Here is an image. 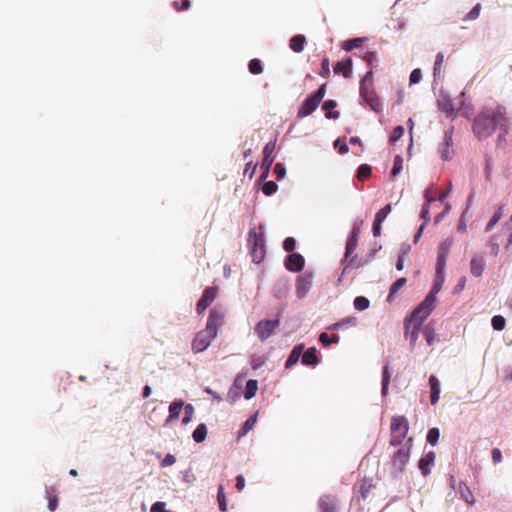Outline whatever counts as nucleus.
<instances>
[{"label": "nucleus", "mask_w": 512, "mask_h": 512, "mask_svg": "<svg viewBox=\"0 0 512 512\" xmlns=\"http://www.w3.org/2000/svg\"><path fill=\"white\" fill-rule=\"evenodd\" d=\"M511 127V118L508 116L506 108L497 104L493 107L482 108V136L491 135L497 129L500 130L498 143L505 140Z\"/></svg>", "instance_id": "f257e3e1"}, {"label": "nucleus", "mask_w": 512, "mask_h": 512, "mask_svg": "<svg viewBox=\"0 0 512 512\" xmlns=\"http://www.w3.org/2000/svg\"><path fill=\"white\" fill-rule=\"evenodd\" d=\"M372 71H368L360 83V96L367 105L376 113L382 111V102L372 87Z\"/></svg>", "instance_id": "f03ea898"}, {"label": "nucleus", "mask_w": 512, "mask_h": 512, "mask_svg": "<svg viewBox=\"0 0 512 512\" xmlns=\"http://www.w3.org/2000/svg\"><path fill=\"white\" fill-rule=\"evenodd\" d=\"M326 87L327 84H322L316 92H314L312 95H310L302 105L299 107L297 112L298 118H305L309 115H311L319 106V104L322 102L325 93H326Z\"/></svg>", "instance_id": "7ed1b4c3"}, {"label": "nucleus", "mask_w": 512, "mask_h": 512, "mask_svg": "<svg viewBox=\"0 0 512 512\" xmlns=\"http://www.w3.org/2000/svg\"><path fill=\"white\" fill-rule=\"evenodd\" d=\"M248 247L253 259V262L260 263L266 254L265 241L262 233H257L255 229H251L248 233Z\"/></svg>", "instance_id": "20e7f679"}, {"label": "nucleus", "mask_w": 512, "mask_h": 512, "mask_svg": "<svg viewBox=\"0 0 512 512\" xmlns=\"http://www.w3.org/2000/svg\"><path fill=\"white\" fill-rule=\"evenodd\" d=\"M416 313L417 308L412 312L410 319L405 323V337L410 341L412 346L416 344L422 323L431 314L424 312H421V314Z\"/></svg>", "instance_id": "39448f33"}, {"label": "nucleus", "mask_w": 512, "mask_h": 512, "mask_svg": "<svg viewBox=\"0 0 512 512\" xmlns=\"http://www.w3.org/2000/svg\"><path fill=\"white\" fill-rule=\"evenodd\" d=\"M444 283V272L440 274L436 273V277L434 280L433 287L431 291L426 295L425 299L417 306V313H431L434 309V304L436 301V294L441 290Z\"/></svg>", "instance_id": "423d86ee"}, {"label": "nucleus", "mask_w": 512, "mask_h": 512, "mask_svg": "<svg viewBox=\"0 0 512 512\" xmlns=\"http://www.w3.org/2000/svg\"><path fill=\"white\" fill-rule=\"evenodd\" d=\"M408 422L404 416H394L391 419V432L392 437L390 444L392 446H398L406 438L408 433Z\"/></svg>", "instance_id": "0eeeda50"}, {"label": "nucleus", "mask_w": 512, "mask_h": 512, "mask_svg": "<svg viewBox=\"0 0 512 512\" xmlns=\"http://www.w3.org/2000/svg\"><path fill=\"white\" fill-rule=\"evenodd\" d=\"M225 316H226V312L222 307H220V306L214 307L209 312V316H208L205 328L208 329V331H211L213 333V335H217L218 328L223 326L225 323Z\"/></svg>", "instance_id": "6e6552de"}, {"label": "nucleus", "mask_w": 512, "mask_h": 512, "mask_svg": "<svg viewBox=\"0 0 512 512\" xmlns=\"http://www.w3.org/2000/svg\"><path fill=\"white\" fill-rule=\"evenodd\" d=\"M359 235H360V227L359 226H354L353 229H352V232H351V236L347 240L346 250H345V257L342 260V265L344 267L343 268V273H345V271L353 263V259H349V258L351 257V255L354 253V251L357 248L358 240H359Z\"/></svg>", "instance_id": "1a4fd4ad"}, {"label": "nucleus", "mask_w": 512, "mask_h": 512, "mask_svg": "<svg viewBox=\"0 0 512 512\" xmlns=\"http://www.w3.org/2000/svg\"><path fill=\"white\" fill-rule=\"evenodd\" d=\"M279 326V319L262 320L256 324L254 332L261 341H265L275 333Z\"/></svg>", "instance_id": "9d476101"}, {"label": "nucleus", "mask_w": 512, "mask_h": 512, "mask_svg": "<svg viewBox=\"0 0 512 512\" xmlns=\"http://www.w3.org/2000/svg\"><path fill=\"white\" fill-rule=\"evenodd\" d=\"M217 335H213L211 331H208V329H203L199 331L193 341H192V350L194 353H200L206 350L213 339H215Z\"/></svg>", "instance_id": "9b49d317"}, {"label": "nucleus", "mask_w": 512, "mask_h": 512, "mask_svg": "<svg viewBox=\"0 0 512 512\" xmlns=\"http://www.w3.org/2000/svg\"><path fill=\"white\" fill-rule=\"evenodd\" d=\"M314 275L312 272H304L296 279V295L298 298H304L313 285Z\"/></svg>", "instance_id": "f8f14e48"}, {"label": "nucleus", "mask_w": 512, "mask_h": 512, "mask_svg": "<svg viewBox=\"0 0 512 512\" xmlns=\"http://www.w3.org/2000/svg\"><path fill=\"white\" fill-rule=\"evenodd\" d=\"M218 294L217 287H207L196 304V311L198 314L204 313V311L213 303Z\"/></svg>", "instance_id": "ddd939ff"}, {"label": "nucleus", "mask_w": 512, "mask_h": 512, "mask_svg": "<svg viewBox=\"0 0 512 512\" xmlns=\"http://www.w3.org/2000/svg\"><path fill=\"white\" fill-rule=\"evenodd\" d=\"M451 247H452V240H450V239H446L439 245L437 263H436L437 274L444 272L445 266H446V260H447V257H448Z\"/></svg>", "instance_id": "4468645a"}, {"label": "nucleus", "mask_w": 512, "mask_h": 512, "mask_svg": "<svg viewBox=\"0 0 512 512\" xmlns=\"http://www.w3.org/2000/svg\"><path fill=\"white\" fill-rule=\"evenodd\" d=\"M305 265L304 257L299 253H291L285 260V268L291 272H299Z\"/></svg>", "instance_id": "2eb2a0df"}, {"label": "nucleus", "mask_w": 512, "mask_h": 512, "mask_svg": "<svg viewBox=\"0 0 512 512\" xmlns=\"http://www.w3.org/2000/svg\"><path fill=\"white\" fill-rule=\"evenodd\" d=\"M276 147V140L269 141L264 149H263V166L265 167V172L262 174V178L267 177L268 171L274 161V158L271 157Z\"/></svg>", "instance_id": "dca6fc26"}, {"label": "nucleus", "mask_w": 512, "mask_h": 512, "mask_svg": "<svg viewBox=\"0 0 512 512\" xmlns=\"http://www.w3.org/2000/svg\"><path fill=\"white\" fill-rule=\"evenodd\" d=\"M410 457V448L403 446L398 449V451L394 454L392 458L393 466L397 467L399 470H403L404 466L408 462Z\"/></svg>", "instance_id": "f3484780"}, {"label": "nucleus", "mask_w": 512, "mask_h": 512, "mask_svg": "<svg viewBox=\"0 0 512 512\" xmlns=\"http://www.w3.org/2000/svg\"><path fill=\"white\" fill-rule=\"evenodd\" d=\"M333 69L336 74H342L345 78H350L352 75V59L347 58V59L338 61L334 65Z\"/></svg>", "instance_id": "a211bd4d"}, {"label": "nucleus", "mask_w": 512, "mask_h": 512, "mask_svg": "<svg viewBox=\"0 0 512 512\" xmlns=\"http://www.w3.org/2000/svg\"><path fill=\"white\" fill-rule=\"evenodd\" d=\"M434 460V452H429L420 458L418 467L424 476H427L430 473V466L434 463Z\"/></svg>", "instance_id": "6ab92c4d"}, {"label": "nucleus", "mask_w": 512, "mask_h": 512, "mask_svg": "<svg viewBox=\"0 0 512 512\" xmlns=\"http://www.w3.org/2000/svg\"><path fill=\"white\" fill-rule=\"evenodd\" d=\"M429 385L431 390L430 402L432 405H435L439 400V395L441 391L440 382L435 375H431L429 377Z\"/></svg>", "instance_id": "aec40b11"}, {"label": "nucleus", "mask_w": 512, "mask_h": 512, "mask_svg": "<svg viewBox=\"0 0 512 512\" xmlns=\"http://www.w3.org/2000/svg\"><path fill=\"white\" fill-rule=\"evenodd\" d=\"M302 364L306 366H315L318 364L317 350L315 347L308 348L301 356Z\"/></svg>", "instance_id": "412c9836"}, {"label": "nucleus", "mask_w": 512, "mask_h": 512, "mask_svg": "<svg viewBox=\"0 0 512 512\" xmlns=\"http://www.w3.org/2000/svg\"><path fill=\"white\" fill-rule=\"evenodd\" d=\"M319 507L320 512H337L335 499L328 495H325L320 499Z\"/></svg>", "instance_id": "4be33fe9"}, {"label": "nucleus", "mask_w": 512, "mask_h": 512, "mask_svg": "<svg viewBox=\"0 0 512 512\" xmlns=\"http://www.w3.org/2000/svg\"><path fill=\"white\" fill-rule=\"evenodd\" d=\"M305 44L306 38L302 34L294 35L289 41L290 48L296 53L302 52Z\"/></svg>", "instance_id": "5701e85b"}, {"label": "nucleus", "mask_w": 512, "mask_h": 512, "mask_svg": "<svg viewBox=\"0 0 512 512\" xmlns=\"http://www.w3.org/2000/svg\"><path fill=\"white\" fill-rule=\"evenodd\" d=\"M183 407L182 401H174L169 406V416L165 421V424L177 419Z\"/></svg>", "instance_id": "b1692460"}, {"label": "nucleus", "mask_w": 512, "mask_h": 512, "mask_svg": "<svg viewBox=\"0 0 512 512\" xmlns=\"http://www.w3.org/2000/svg\"><path fill=\"white\" fill-rule=\"evenodd\" d=\"M337 106V102L335 100H327L323 103V110L326 111V117L329 119H337L340 116L338 111H331Z\"/></svg>", "instance_id": "393cba45"}, {"label": "nucleus", "mask_w": 512, "mask_h": 512, "mask_svg": "<svg viewBox=\"0 0 512 512\" xmlns=\"http://www.w3.org/2000/svg\"><path fill=\"white\" fill-rule=\"evenodd\" d=\"M302 349H303L302 346H295L293 348L288 359L286 360V363H285L286 368H291L299 361V358L301 357V354H302Z\"/></svg>", "instance_id": "a878e982"}, {"label": "nucleus", "mask_w": 512, "mask_h": 512, "mask_svg": "<svg viewBox=\"0 0 512 512\" xmlns=\"http://www.w3.org/2000/svg\"><path fill=\"white\" fill-rule=\"evenodd\" d=\"M444 63V54L438 53L435 58L434 68H433V77L434 82L441 79L442 65Z\"/></svg>", "instance_id": "bb28decb"}, {"label": "nucleus", "mask_w": 512, "mask_h": 512, "mask_svg": "<svg viewBox=\"0 0 512 512\" xmlns=\"http://www.w3.org/2000/svg\"><path fill=\"white\" fill-rule=\"evenodd\" d=\"M438 108L442 111V112H445L447 115H452L453 112H454V106L452 104V101L450 99H448L447 97L445 96H441L439 99H438Z\"/></svg>", "instance_id": "cd10ccee"}, {"label": "nucleus", "mask_w": 512, "mask_h": 512, "mask_svg": "<svg viewBox=\"0 0 512 512\" xmlns=\"http://www.w3.org/2000/svg\"><path fill=\"white\" fill-rule=\"evenodd\" d=\"M258 390V382L257 380L250 379L246 383L245 391H244V397L245 399L249 400L253 398L256 395V392Z\"/></svg>", "instance_id": "c85d7f7f"}, {"label": "nucleus", "mask_w": 512, "mask_h": 512, "mask_svg": "<svg viewBox=\"0 0 512 512\" xmlns=\"http://www.w3.org/2000/svg\"><path fill=\"white\" fill-rule=\"evenodd\" d=\"M257 421V415H252L250 416L246 421L245 423L243 424V426L241 427V429L239 430L238 432V438H241L243 436H245L250 430L253 429L255 423Z\"/></svg>", "instance_id": "c756f323"}, {"label": "nucleus", "mask_w": 512, "mask_h": 512, "mask_svg": "<svg viewBox=\"0 0 512 512\" xmlns=\"http://www.w3.org/2000/svg\"><path fill=\"white\" fill-rule=\"evenodd\" d=\"M206 436H207V427L203 423L199 424L192 434L193 440L196 443L203 442L205 440Z\"/></svg>", "instance_id": "7c9ffc66"}, {"label": "nucleus", "mask_w": 512, "mask_h": 512, "mask_svg": "<svg viewBox=\"0 0 512 512\" xmlns=\"http://www.w3.org/2000/svg\"><path fill=\"white\" fill-rule=\"evenodd\" d=\"M451 140L452 139H451L450 136H446L445 142L442 145L443 147H442V150H441V157L444 160H449L452 157L453 149H452Z\"/></svg>", "instance_id": "2f4dec72"}, {"label": "nucleus", "mask_w": 512, "mask_h": 512, "mask_svg": "<svg viewBox=\"0 0 512 512\" xmlns=\"http://www.w3.org/2000/svg\"><path fill=\"white\" fill-rule=\"evenodd\" d=\"M372 488H374L372 479H362L359 482V492L364 499L368 496Z\"/></svg>", "instance_id": "473e14b6"}, {"label": "nucleus", "mask_w": 512, "mask_h": 512, "mask_svg": "<svg viewBox=\"0 0 512 512\" xmlns=\"http://www.w3.org/2000/svg\"><path fill=\"white\" fill-rule=\"evenodd\" d=\"M504 208L505 207L503 205H501L494 212L492 218L489 220V222L486 225V228H485L486 231H490L494 227V225L502 218V216L504 214Z\"/></svg>", "instance_id": "72a5a7b5"}, {"label": "nucleus", "mask_w": 512, "mask_h": 512, "mask_svg": "<svg viewBox=\"0 0 512 512\" xmlns=\"http://www.w3.org/2000/svg\"><path fill=\"white\" fill-rule=\"evenodd\" d=\"M504 208L505 207L503 205H501L494 212L492 218L489 220V222L486 225V228H485L486 231H490L494 227V225L502 218V216L504 214Z\"/></svg>", "instance_id": "f704fd0d"}, {"label": "nucleus", "mask_w": 512, "mask_h": 512, "mask_svg": "<svg viewBox=\"0 0 512 512\" xmlns=\"http://www.w3.org/2000/svg\"><path fill=\"white\" fill-rule=\"evenodd\" d=\"M504 208L505 207L503 205H501L494 212L492 218L489 220V222L486 225V228H485L486 231H490L494 227V225L502 218V216L504 214Z\"/></svg>", "instance_id": "c9c22d12"}, {"label": "nucleus", "mask_w": 512, "mask_h": 512, "mask_svg": "<svg viewBox=\"0 0 512 512\" xmlns=\"http://www.w3.org/2000/svg\"><path fill=\"white\" fill-rule=\"evenodd\" d=\"M356 317H347V318H344L336 323H334L332 325V329H342V328H345V327H349V326H355L356 325Z\"/></svg>", "instance_id": "e433bc0d"}, {"label": "nucleus", "mask_w": 512, "mask_h": 512, "mask_svg": "<svg viewBox=\"0 0 512 512\" xmlns=\"http://www.w3.org/2000/svg\"><path fill=\"white\" fill-rule=\"evenodd\" d=\"M217 500H218L220 511L226 512L227 511V499H226L223 485H219V487H218Z\"/></svg>", "instance_id": "4c0bfd02"}, {"label": "nucleus", "mask_w": 512, "mask_h": 512, "mask_svg": "<svg viewBox=\"0 0 512 512\" xmlns=\"http://www.w3.org/2000/svg\"><path fill=\"white\" fill-rule=\"evenodd\" d=\"M390 383V372H389V366L386 365L383 368V374H382V395L386 396L388 394V387Z\"/></svg>", "instance_id": "58836bf2"}, {"label": "nucleus", "mask_w": 512, "mask_h": 512, "mask_svg": "<svg viewBox=\"0 0 512 512\" xmlns=\"http://www.w3.org/2000/svg\"><path fill=\"white\" fill-rule=\"evenodd\" d=\"M248 69H249V72L254 74V75H258V74H261L263 72L262 63L257 58H254V59L249 61Z\"/></svg>", "instance_id": "ea45409f"}, {"label": "nucleus", "mask_w": 512, "mask_h": 512, "mask_svg": "<svg viewBox=\"0 0 512 512\" xmlns=\"http://www.w3.org/2000/svg\"><path fill=\"white\" fill-rule=\"evenodd\" d=\"M459 492H460L462 499H464L468 504L475 503V499H474L470 489L466 485L460 484Z\"/></svg>", "instance_id": "a19ab883"}, {"label": "nucleus", "mask_w": 512, "mask_h": 512, "mask_svg": "<svg viewBox=\"0 0 512 512\" xmlns=\"http://www.w3.org/2000/svg\"><path fill=\"white\" fill-rule=\"evenodd\" d=\"M407 280L404 277L397 279L390 287L388 300H390L405 284Z\"/></svg>", "instance_id": "79ce46f5"}, {"label": "nucleus", "mask_w": 512, "mask_h": 512, "mask_svg": "<svg viewBox=\"0 0 512 512\" xmlns=\"http://www.w3.org/2000/svg\"><path fill=\"white\" fill-rule=\"evenodd\" d=\"M505 324H506V320L501 315H495L491 319V325H492L493 329L496 331L503 330L505 327Z\"/></svg>", "instance_id": "37998d69"}, {"label": "nucleus", "mask_w": 512, "mask_h": 512, "mask_svg": "<svg viewBox=\"0 0 512 512\" xmlns=\"http://www.w3.org/2000/svg\"><path fill=\"white\" fill-rule=\"evenodd\" d=\"M371 173H372L371 166H369L368 164H362L359 166V168L357 170V178L359 180H365L368 177H370Z\"/></svg>", "instance_id": "c03bdc74"}, {"label": "nucleus", "mask_w": 512, "mask_h": 512, "mask_svg": "<svg viewBox=\"0 0 512 512\" xmlns=\"http://www.w3.org/2000/svg\"><path fill=\"white\" fill-rule=\"evenodd\" d=\"M340 340V337L337 334H334L332 336H329L327 333H321L319 336V341L324 345L328 346L331 343H338Z\"/></svg>", "instance_id": "a18cd8bd"}, {"label": "nucleus", "mask_w": 512, "mask_h": 512, "mask_svg": "<svg viewBox=\"0 0 512 512\" xmlns=\"http://www.w3.org/2000/svg\"><path fill=\"white\" fill-rule=\"evenodd\" d=\"M391 204L385 205L383 208H381L375 215L376 222L383 223L388 214L391 212Z\"/></svg>", "instance_id": "49530a36"}, {"label": "nucleus", "mask_w": 512, "mask_h": 512, "mask_svg": "<svg viewBox=\"0 0 512 512\" xmlns=\"http://www.w3.org/2000/svg\"><path fill=\"white\" fill-rule=\"evenodd\" d=\"M354 307L359 311L366 310L369 307V300L364 296H358L354 299Z\"/></svg>", "instance_id": "de8ad7c7"}, {"label": "nucleus", "mask_w": 512, "mask_h": 512, "mask_svg": "<svg viewBox=\"0 0 512 512\" xmlns=\"http://www.w3.org/2000/svg\"><path fill=\"white\" fill-rule=\"evenodd\" d=\"M439 437H440V431L438 428H431L429 431H428V434H427V442L430 443L431 445H436L439 441Z\"/></svg>", "instance_id": "09e8293b"}, {"label": "nucleus", "mask_w": 512, "mask_h": 512, "mask_svg": "<svg viewBox=\"0 0 512 512\" xmlns=\"http://www.w3.org/2000/svg\"><path fill=\"white\" fill-rule=\"evenodd\" d=\"M363 39L362 38H353L350 40L345 41L343 45V49L346 51H351L354 48H358L362 45Z\"/></svg>", "instance_id": "8fccbe9b"}, {"label": "nucleus", "mask_w": 512, "mask_h": 512, "mask_svg": "<svg viewBox=\"0 0 512 512\" xmlns=\"http://www.w3.org/2000/svg\"><path fill=\"white\" fill-rule=\"evenodd\" d=\"M277 189H278V185L274 181H268V182L264 183V185L262 187V192L266 196H271L277 191Z\"/></svg>", "instance_id": "3c124183"}, {"label": "nucleus", "mask_w": 512, "mask_h": 512, "mask_svg": "<svg viewBox=\"0 0 512 512\" xmlns=\"http://www.w3.org/2000/svg\"><path fill=\"white\" fill-rule=\"evenodd\" d=\"M434 186L431 185L425 190V204L430 205L432 203H435L437 201V197L435 196L434 192Z\"/></svg>", "instance_id": "603ef678"}, {"label": "nucleus", "mask_w": 512, "mask_h": 512, "mask_svg": "<svg viewBox=\"0 0 512 512\" xmlns=\"http://www.w3.org/2000/svg\"><path fill=\"white\" fill-rule=\"evenodd\" d=\"M402 168H403V159L401 156L397 155V156H395L394 162H393V168L391 171L392 176L395 177L396 175H398L401 172Z\"/></svg>", "instance_id": "864d4df0"}, {"label": "nucleus", "mask_w": 512, "mask_h": 512, "mask_svg": "<svg viewBox=\"0 0 512 512\" xmlns=\"http://www.w3.org/2000/svg\"><path fill=\"white\" fill-rule=\"evenodd\" d=\"M423 334H424V337H425L428 345H432L435 340L434 329L432 327H430L429 325H427L424 327Z\"/></svg>", "instance_id": "5fc2aeb1"}, {"label": "nucleus", "mask_w": 512, "mask_h": 512, "mask_svg": "<svg viewBox=\"0 0 512 512\" xmlns=\"http://www.w3.org/2000/svg\"><path fill=\"white\" fill-rule=\"evenodd\" d=\"M320 76L322 77H329L330 76V66H329V59L327 57L323 58L321 62V70L319 72Z\"/></svg>", "instance_id": "6e6d98bb"}, {"label": "nucleus", "mask_w": 512, "mask_h": 512, "mask_svg": "<svg viewBox=\"0 0 512 512\" xmlns=\"http://www.w3.org/2000/svg\"><path fill=\"white\" fill-rule=\"evenodd\" d=\"M184 409H185V415L182 419V423L187 424L192 419V416L194 413V407L192 406V404H187Z\"/></svg>", "instance_id": "4d7b16f0"}, {"label": "nucleus", "mask_w": 512, "mask_h": 512, "mask_svg": "<svg viewBox=\"0 0 512 512\" xmlns=\"http://www.w3.org/2000/svg\"><path fill=\"white\" fill-rule=\"evenodd\" d=\"M296 241L293 237H287L283 242V249L286 252H292L295 249Z\"/></svg>", "instance_id": "13d9d810"}, {"label": "nucleus", "mask_w": 512, "mask_h": 512, "mask_svg": "<svg viewBox=\"0 0 512 512\" xmlns=\"http://www.w3.org/2000/svg\"><path fill=\"white\" fill-rule=\"evenodd\" d=\"M422 79V71L419 68L414 69L410 74V84H417Z\"/></svg>", "instance_id": "bf43d9fd"}, {"label": "nucleus", "mask_w": 512, "mask_h": 512, "mask_svg": "<svg viewBox=\"0 0 512 512\" xmlns=\"http://www.w3.org/2000/svg\"><path fill=\"white\" fill-rule=\"evenodd\" d=\"M274 174L276 175L277 180H281L286 175V169L283 164L277 163L274 167Z\"/></svg>", "instance_id": "052dcab7"}, {"label": "nucleus", "mask_w": 512, "mask_h": 512, "mask_svg": "<svg viewBox=\"0 0 512 512\" xmlns=\"http://www.w3.org/2000/svg\"><path fill=\"white\" fill-rule=\"evenodd\" d=\"M404 134V128L402 126H397L394 130H393V133L391 135V138L390 140L392 142H396L397 140H399Z\"/></svg>", "instance_id": "680f3d73"}, {"label": "nucleus", "mask_w": 512, "mask_h": 512, "mask_svg": "<svg viewBox=\"0 0 512 512\" xmlns=\"http://www.w3.org/2000/svg\"><path fill=\"white\" fill-rule=\"evenodd\" d=\"M150 512H170V511L166 510V504L164 502L158 501L152 505Z\"/></svg>", "instance_id": "e2e57ef3"}, {"label": "nucleus", "mask_w": 512, "mask_h": 512, "mask_svg": "<svg viewBox=\"0 0 512 512\" xmlns=\"http://www.w3.org/2000/svg\"><path fill=\"white\" fill-rule=\"evenodd\" d=\"M191 6L190 0H182L181 5L179 6L178 2L173 3V7L177 11H183L189 9Z\"/></svg>", "instance_id": "0e129e2a"}, {"label": "nucleus", "mask_w": 512, "mask_h": 512, "mask_svg": "<svg viewBox=\"0 0 512 512\" xmlns=\"http://www.w3.org/2000/svg\"><path fill=\"white\" fill-rule=\"evenodd\" d=\"M364 60L372 67L373 64L377 62V54L375 52H367L364 56Z\"/></svg>", "instance_id": "69168bd1"}, {"label": "nucleus", "mask_w": 512, "mask_h": 512, "mask_svg": "<svg viewBox=\"0 0 512 512\" xmlns=\"http://www.w3.org/2000/svg\"><path fill=\"white\" fill-rule=\"evenodd\" d=\"M492 461L497 464L502 461V452L499 448H494L491 451Z\"/></svg>", "instance_id": "338daca9"}, {"label": "nucleus", "mask_w": 512, "mask_h": 512, "mask_svg": "<svg viewBox=\"0 0 512 512\" xmlns=\"http://www.w3.org/2000/svg\"><path fill=\"white\" fill-rule=\"evenodd\" d=\"M176 462V458L172 454H167L161 462L163 467L171 466Z\"/></svg>", "instance_id": "774afa93"}]
</instances>
